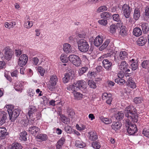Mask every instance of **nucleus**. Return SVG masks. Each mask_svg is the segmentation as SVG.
I'll return each instance as SVG.
<instances>
[{"label":"nucleus","mask_w":149,"mask_h":149,"mask_svg":"<svg viewBox=\"0 0 149 149\" xmlns=\"http://www.w3.org/2000/svg\"><path fill=\"white\" fill-rule=\"evenodd\" d=\"M124 113L125 117L127 119L125 126L127 132L130 135H133L137 132L138 130L136 125L133 124L130 120H131L134 123L138 122V116L137 110L134 106L130 105L125 108Z\"/></svg>","instance_id":"obj_1"},{"label":"nucleus","mask_w":149,"mask_h":149,"mask_svg":"<svg viewBox=\"0 0 149 149\" xmlns=\"http://www.w3.org/2000/svg\"><path fill=\"white\" fill-rule=\"evenodd\" d=\"M77 44L79 50L81 52L86 53L88 52L91 54L93 51V49L91 47L89 49V46L88 42L84 39H81L77 41Z\"/></svg>","instance_id":"obj_2"},{"label":"nucleus","mask_w":149,"mask_h":149,"mask_svg":"<svg viewBox=\"0 0 149 149\" xmlns=\"http://www.w3.org/2000/svg\"><path fill=\"white\" fill-rule=\"evenodd\" d=\"M85 83L84 80H79L74 83L72 85L68 86L67 89L68 90H83L84 92H86V88L84 86Z\"/></svg>","instance_id":"obj_3"},{"label":"nucleus","mask_w":149,"mask_h":149,"mask_svg":"<svg viewBox=\"0 0 149 149\" xmlns=\"http://www.w3.org/2000/svg\"><path fill=\"white\" fill-rule=\"evenodd\" d=\"M21 112L20 109L19 108H15L13 110L9 109L8 113L9 116V120L12 122H14L18 118Z\"/></svg>","instance_id":"obj_4"},{"label":"nucleus","mask_w":149,"mask_h":149,"mask_svg":"<svg viewBox=\"0 0 149 149\" xmlns=\"http://www.w3.org/2000/svg\"><path fill=\"white\" fill-rule=\"evenodd\" d=\"M21 112L20 109L19 108H15L13 110L9 109L8 113L9 116V120L12 122H14L18 118Z\"/></svg>","instance_id":"obj_5"},{"label":"nucleus","mask_w":149,"mask_h":149,"mask_svg":"<svg viewBox=\"0 0 149 149\" xmlns=\"http://www.w3.org/2000/svg\"><path fill=\"white\" fill-rule=\"evenodd\" d=\"M68 58L70 62L77 67L79 66L81 63V61L80 57L77 55H70Z\"/></svg>","instance_id":"obj_6"},{"label":"nucleus","mask_w":149,"mask_h":149,"mask_svg":"<svg viewBox=\"0 0 149 149\" xmlns=\"http://www.w3.org/2000/svg\"><path fill=\"white\" fill-rule=\"evenodd\" d=\"M104 55H103L99 57L98 59L99 61L103 60L102 61V65L104 68L107 70H111L112 67V63L107 59H104Z\"/></svg>","instance_id":"obj_7"},{"label":"nucleus","mask_w":149,"mask_h":149,"mask_svg":"<svg viewBox=\"0 0 149 149\" xmlns=\"http://www.w3.org/2000/svg\"><path fill=\"white\" fill-rule=\"evenodd\" d=\"M57 80L58 79L56 75H52L51 76L48 86L49 89L50 91H52L55 88Z\"/></svg>","instance_id":"obj_8"},{"label":"nucleus","mask_w":149,"mask_h":149,"mask_svg":"<svg viewBox=\"0 0 149 149\" xmlns=\"http://www.w3.org/2000/svg\"><path fill=\"white\" fill-rule=\"evenodd\" d=\"M131 10V8H130L129 5L126 4L123 5L122 8V10L125 18H127L129 17Z\"/></svg>","instance_id":"obj_9"},{"label":"nucleus","mask_w":149,"mask_h":149,"mask_svg":"<svg viewBox=\"0 0 149 149\" xmlns=\"http://www.w3.org/2000/svg\"><path fill=\"white\" fill-rule=\"evenodd\" d=\"M110 39H107L103 44L99 48V50L102 51L106 48H107V49H109L111 48H112L113 45L112 43H110Z\"/></svg>","instance_id":"obj_10"},{"label":"nucleus","mask_w":149,"mask_h":149,"mask_svg":"<svg viewBox=\"0 0 149 149\" xmlns=\"http://www.w3.org/2000/svg\"><path fill=\"white\" fill-rule=\"evenodd\" d=\"M4 52V55L5 58L7 60H10L13 54L12 50L8 47H6L3 49Z\"/></svg>","instance_id":"obj_11"},{"label":"nucleus","mask_w":149,"mask_h":149,"mask_svg":"<svg viewBox=\"0 0 149 149\" xmlns=\"http://www.w3.org/2000/svg\"><path fill=\"white\" fill-rule=\"evenodd\" d=\"M28 57L26 54L22 55L19 58L18 64L21 67L24 66L27 62Z\"/></svg>","instance_id":"obj_12"},{"label":"nucleus","mask_w":149,"mask_h":149,"mask_svg":"<svg viewBox=\"0 0 149 149\" xmlns=\"http://www.w3.org/2000/svg\"><path fill=\"white\" fill-rule=\"evenodd\" d=\"M40 131V128L37 126H30L28 130L30 133L35 136L39 133Z\"/></svg>","instance_id":"obj_13"},{"label":"nucleus","mask_w":149,"mask_h":149,"mask_svg":"<svg viewBox=\"0 0 149 149\" xmlns=\"http://www.w3.org/2000/svg\"><path fill=\"white\" fill-rule=\"evenodd\" d=\"M64 77L63 78V81L65 83L68 82L69 80L74 79V74L70 72L66 73L64 75Z\"/></svg>","instance_id":"obj_14"},{"label":"nucleus","mask_w":149,"mask_h":149,"mask_svg":"<svg viewBox=\"0 0 149 149\" xmlns=\"http://www.w3.org/2000/svg\"><path fill=\"white\" fill-rule=\"evenodd\" d=\"M103 40V37L102 36H100L99 35L97 36L94 40V44L95 46L99 47L102 44Z\"/></svg>","instance_id":"obj_15"},{"label":"nucleus","mask_w":149,"mask_h":149,"mask_svg":"<svg viewBox=\"0 0 149 149\" xmlns=\"http://www.w3.org/2000/svg\"><path fill=\"white\" fill-rule=\"evenodd\" d=\"M7 114L4 111L0 112V125H2L6 122Z\"/></svg>","instance_id":"obj_16"},{"label":"nucleus","mask_w":149,"mask_h":149,"mask_svg":"<svg viewBox=\"0 0 149 149\" xmlns=\"http://www.w3.org/2000/svg\"><path fill=\"white\" fill-rule=\"evenodd\" d=\"M140 26H141L144 34H147L149 32V27L148 23H141L140 24Z\"/></svg>","instance_id":"obj_17"},{"label":"nucleus","mask_w":149,"mask_h":149,"mask_svg":"<svg viewBox=\"0 0 149 149\" xmlns=\"http://www.w3.org/2000/svg\"><path fill=\"white\" fill-rule=\"evenodd\" d=\"M65 141V139L64 137H62L57 142L56 144V149H61Z\"/></svg>","instance_id":"obj_18"},{"label":"nucleus","mask_w":149,"mask_h":149,"mask_svg":"<svg viewBox=\"0 0 149 149\" xmlns=\"http://www.w3.org/2000/svg\"><path fill=\"white\" fill-rule=\"evenodd\" d=\"M79 90H68L69 91H71L73 93L75 99L79 100L82 98L83 95L82 94L77 92Z\"/></svg>","instance_id":"obj_19"},{"label":"nucleus","mask_w":149,"mask_h":149,"mask_svg":"<svg viewBox=\"0 0 149 149\" xmlns=\"http://www.w3.org/2000/svg\"><path fill=\"white\" fill-rule=\"evenodd\" d=\"M8 134V133L5 127L0 128V140L4 139Z\"/></svg>","instance_id":"obj_20"},{"label":"nucleus","mask_w":149,"mask_h":149,"mask_svg":"<svg viewBox=\"0 0 149 149\" xmlns=\"http://www.w3.org/2000/svg\"><path fill=\"white\" fill-rule=\"evenodd\" d=\"M147 41L146 38L141 37L139 38L137 40L136 42L137 45L140 46H142L144 45Z\"/></svg>","instance_id":"obj_21"},{"label":"nucleus","mask_w":149,"mask_h":149,"mask_svg":"<svg viewBox=\"0 0 149 149\" xmlns=\"http://www.w3.org/2000/svg\"><path fill=\"white\" fill-rule=\"evenodd\" d=\"M63 49L66 53H71L72 52V47L70 44L68 43H65L63 45Z\"/></svg>","instance_id":"obj_22"},{"label":"nucleus","mask_w":149,"mask_h":149,"mask_svg":"<svg viewBox=\"0 0 149 149\" xmlns=\"http://www.w3.org/2000/svg\"><path fill=\"white\" fill-rule=\"evenodd\" d=\"M126 84L127 86L133 88H134L136 87L135 82L131 78H129L126 82Z\"/></svg>","instance_id":"obj_23"},{"label":"nucleus","mask_w":149,"mask_h":149,"mask_svg":"<svg viewBox=\"0 0 149 149\" xmlns=\"http://www.w3.org/2000/svg\"><path fill=\"white\" fill-rule=\"evenodd\" d=\"M101 18L107 20L111 18V14L108 12H104L101 14Z\"/></svg>","instance_id":"obj_24"},{"label":"nucleus","mask_w":149,"mask_h":149,"mask_svg":"<svg viewBox=\"0 0 149 149\" xmlns=\"http://www.w3.org/2000/svg\"><path fill=\"white\" fill-rule=\"evenodd\" d=\"M122 126L121 123L119 122H114L111 125V127L113 130L116 131L119 130Z\"/></svg>","instance_id":"obj_25"},{"label":"nucleus","mask_w":149,"mask_h":149,"mask_svg":"<svg viewBox=\"0 0 149 149\" xmlns=\"http://www.w3.org/2000/svg\"><path fill=\"white\" fill-rule=\"evenodd\" d=\"M123 23H122L120 25L121 26L120 34L122 36L124 37L127 35V31L125 30L126 27L123 26Z\"/></svg>","instance_id":"obj_26"},{"label":"nucleus","mask_w":149,"mask_h":149,"mask_svg":"<svg viewBox=\"0 0 149 149\" xmlns=\"http://www.w3.org/2000/svg\"><path fill=\"white\" fill-rule=\"evenodd\" d=\"M89 139L92 141L96 140L98 138L97 135L96 133L94 131H91L89 133Z\"/></svg>","instance_id":"obj_27"},{"label":"nucleus","mask_w":149,"mask_h":149,"mask_svg":"<svg viewBox=\"0 0 149 149\" xmlns=\"http://www.w3.org/2000/svg\"><path fill=\"white\" fill-rule=\"evenodd\" d=\"M112 18L113 21L117 22L120 25L122 23L121 22L120 17L118 14H113L112 15Z\"/></svg>","instance_id":"obj_28"},{"label":"nucleus","mask_w":149,"mask_h":149,"mask_svg":"<svg viewBox=\"0 0 149 149\" xmlns=\"http://www.w3.org/2000/svg\"><path fill=\"white\" fill-rule=\"evenodd\" d=\"M133 16L134 19L135 20L138 19L140 16V13L139 8H136L135 9Z\"/></svg>","instance_id":"obj_29"},{"label":"nucleus","mask_w":149,"mask_h":149,"mask_svg":"<svg viewBox=\"0 0 149 149\" xmlns=\"http://www.w3.org/2000/svg\"><path fill=\"white\" fill-rule=\"evenodd\" d=\"M133 33L135 36H139L142 34V32L140 28L136 27L133 30Z\"/></svg>","instance_id":"obj_30"},{"label":"nucleus","mask_w":149,"mask_h":149,"mask_svg":"<svg viewBox=\"0 0 149 149\" xmlns=\"http://www.w3.org/2000/svg\"><path fill=\"white\" fill-rule=\"evenodd\" d=\"M26 132L25 131L20 132L19 134V139L21 141H26L27 140L26 136Z\"/></svg>","instance_id":"obj_31"},{"label":"nucleus","mask_w":149,"mask_h":149,"mask_svg":"<svg viewBox=\"0 0 149 149\" xmlns=\"http://www.w3.org/2000/svg\"><path fill=\"white\" fill-rule=\"evenodd\" d=\"M100 119L105 124H108L111 123L112 121L111 119L108 118H104L103 116H100L99 117Z\"/></svg>","instance_id":"obj_32"},{"label":"nucleus","mask_w":149,"mask_h":149,"mask_svg":"<svg viewBox=\"0 0 149 149\" xmlns=\"http://www.w3.org/2000/svg\"><path fill=\"white\" fill-rule=\"evenodd\" d=\"M23 84L20 82H17L15 84L14 88L17 91L21 92L22 89Z\"/></svg>","instance_id":"obj_33"},{"label":"nucleus","mask_w":149,"mask_h":149,"mask_svg":"<svg viewBox=\"0 0 149 149\" xmlns=\"http://www.w3.org/2000/svg\"><path fill=\"white\" fill-rule=\"evenodd\" d=\"M75 145L77 148H84L86 146L85 143L79 140L76 141Z\"/></svg>","instance_id":"obj_34"},{"label":"nucleus","mask_w":149,"mask_h":149,"mask_svg":"<svg viewBox=\"0 0 149 149\" xmlns=\"http://www.w3.org/2000/svg\"><path fill=\"white\" fill-rule=\"evenodd\" d=\"M22 146L20 143H15L12 144L10 149H22Z\"/></svg>","instance_id":"obj_35"},{"label":"nucleus","mask_w":149,"mask_h":149,"mask_svg":"<svg viewBox=\"0 0 149 149\" xmlns=\"http://www.w3.org/2000/svg\"><path fill=\"white\" fill-rule=\"evenodd\" d=\"M124 116V114L123 113L119 112L115 115V117L117 120L120 121L123 118Z\"/></svg>","instance_id":"obj_36"},{"label":"nucleus","mask_w":149,"mask_h":149,"mask_svg":"<svg viewBox=\"0 0 149 149\" xmlns=\"http://www.w3.org/2000/svg\"><path fill=\"white\" fill-rule=\"evenodd\" d=\"M88 68L87 66H84L80 68L78 71L79 75H81L88 70Z\"/></svg>","instance_id":"obj_37"},{"label":"nucleus","mask_w":149,"mask_h":149,"mask_svg":"<svg viewBox=\"0 0 149 149\" xmlns=\"http://www.w3.org/2000/svg\"><path fill=\"white\" fill-rule=\"evenodd\" d=\"M119 68L122 70H125L127 68L128 65L125 61L122 62L119 65Z\"/></svg>","instance_id":"obj_38"},{"label":"nucleus","mask_w":149,"mask_h":149,"mask_svg":"<svg viewBox=\"0 0 149 149\" xmlns=\"http://www.w3.org/2000/svg\"><path fill=\"white\" fill-rule=\"evenodd\" d=\"M47 136L46 134H40L37 135L36 138L41 139L42 141H45L47 139Z\"/></svg>","instance_id":"obj_39"},{"label":"nucleus","mask_w":149,"mask_h":149,"mask_svg":"<svg viewBox=\"0 0 149 149\" xmlns=\"http://www.w3.org/2000/svg\"><path fill=\"white\" fill-rule=\"evenodd\" d=\"M16 23L14 21H11V22L9 23L6 22L5 24V26L8 28L10 29L11 27H13L15 25Z\"/></svg>","instance_id":"obj_40"},{"label":"nucleus","mask_w":149,"mask_h":149,"mask_svg":"<svg viewBox=\"0 0 149 149\" xmlns=\"http://www.w3.org/2000/svg\"><path fill=\"white\" fill-rule=\"evenodd\" d=\"M88 85L91 88L95 89L97 87L96 83L93 80H89L88 81Z\"/></svg>","instance_id":"obj_41"},{"label":"nucleus","mask_w":149,"mask_h":149,"mask_svg":"<svg viewBox=\"0 0 149 149\" xmlns=\"http://www.w3.org/2000/svg\"><path fill=\"white\" fill-rule=\"evenodd\" d=\"M64 130L67 133L69 134H71L73 131V129H72L70 126L68 125L65 127Z\"/></svg>","instance_id":"obj_42"},{"label":"nucleus","mask_w":149,"mask_h":149,"mask_svg":"<svg viewBox=\"0 0 149 149\" xmlns=\"http://www.w3.org/2000/svg\"><path fill=\"white\" fill-rule=\"evenodd\" d=\"M117 27L115 25L112 24L110 27L109 31L112 34H114L116 32Z\"/></svg>","instance_id":"obj_43"},{"label":"nucleus","mask_w":149,"mask_h":149,"mask_svg":"<svg viewBox=\"0 0 149 149\" xmlns=\"http://www.w3.org/2000/svg\"><path fill=\"white\" fill-rule=\"evenodd\" d=\"M115 81L120 85H123L125 83V81L124 79L120 78L116 79H115Z\"/></svg>","instance_id":"obj_44"},{"label":"nucleus","mask_w":149,"mask_h":149,"mask_svg":"<svg viewBox=\"0 0 149 149\" xmlns=\"http://www.w3.org/2000/svg\"><path fill=\"white\" fill-rule=\"evenodd\" d=\"M143 101V98L141 97H136L134 99V102L136 104L141 103Z\"/></svg>","instance_id":"obj_45"},{"label":"nucleus","mask_w":149,"mask_h":149,"mask_svg":"<svg viewBox=\"0 0 149 149\" xmlns=\"http://www.w3.org/2000/svg\"><path fill=\"white\" fill-rule=\"evenodd\" d=\"M127 53L125 51H121L120 52L119 55L120 58L122 60H124L125 58L127 57Z\"/></svg>","instance_id":"obj_46"},{"label":"nucleus","mask_w":149,"mask_h":149,"mask_svg":"<svg viewBox=\"0 0 149 149\" xmlns=\"http://www.w3.org/2000/svg\"><path fill=\"white\" fill-rule=\"evenodd\" d=\"M92 145L94 148L96 149H99L101 147L100 143L96 141L93 142Z\"/></svg>","instance_id":"obj_47"},{"label":"nucleus","mask_w":149,"mask_h":149,"mask_svg":"<svg viewBox=\"0 0 149 149\" xmlns=\"http://www.w3.org/2000/svg\"><path fill=\"white\" fill-rule=\"evenodd\" d=\"M132 69V70L135 71L138 68V65L137 62H134L131 64Z\"/></svg>","instance_id":"obj_48"},{"label":"nucleus","mask_w":149,"mask_h":149,"mask_svg":"<svg viewBox=\"0 0 149 149\" xmlns=\"http://www.w3.org/2000/svg\"><path fill=\"white\" fill-rule=\"evenodd\" d=\"M107 9V8L106 6H101L98 8L97 10V13H100L104 11H106Z\"/></svg>","instance_id":"obj_49"},{"label":"nucleus","mask_w":149,"mask_h":149,"mask_svg":"<svg viewBox=\"0 0 149 149\" xmlns=\"http://www.w3.org/2000/svg\"><path fill=\"white\" fill-rule=\"evenodd\" d=\"M37 70L40 75L42 76H43L45 73V70L41 66H39L38 67Z\"/></svg>","instance_id":"obj_50"},{"label":"nucleus","mask_w":149,"mask_h":149,"mask_svg":"<svg viewBox=\"0 0 149 149\" xmlns=\"http://www.w3.org/2000/svg\"><path fill=\"white\" fill-rule=\"evenodd\" d=\"M62 122L66 124H68L70 123V119L67 117L63 116L61 117Z\"/></svg>","instance_id":"obj_51"},{"label":"nucleus","mask_w":149,"mask_h":149,"mask_svg":"<svg viewBox=\"0 0 149 149\" xmlns=\"http://www.w3.org/2000/svg\"><path fill=\"white\" fill-rule=\"evenodd\" d=\"M98 22L101 25L104 26H106L108 23L107 19H104L99 20Z\"/></svg>","instance_id":"obj_52"},{"label":"nucleus","mask_w":149,"mask_h":149,"mask_svg":"<svg viewBox=\"0 0 149 149\" xmlns=\"http://www.w3.org/2000/svg\"><path fill=\"white\" fill-rule=\"evenodd\" d=\"M149 63V61L145 60L143 61L141 63V66L143 68L146 69L148 67V65Z\"/></svg>","instance_id":"obj_53"},{"label":"nucleus","mask_w":149,"mask_h":149,"mask_svg":"<svg viewBox=\"0 0 149 149\" xmlns=\"http://www.w3.org/2000/svg\"><path fill=\"white\" fill-rule=\"evenodd\" d=\"M61 61L63 63H67L68 61V59L66 57V56L63 54H62L60 57Z\"/></svg>","instance_id":"obj_54"},{"label":"nucleus","mask_w":149,"mask_h":149,"mask_svg":"<svg viewBox=\"0 0 149 149\" xmlns=\"http://www.w3.org/2000/svg\"><path fill=\"white\" fill-rule=\"evenodd\" d=\"M33 25V23L32 22H30L29 21L25 22L24 23V26L26 28H30Z\"/></svg>","instance_id":"obj_55"},{"label":"nucleus","mask_w":149,"mask_h":149,"mask_svg":"<svg viewBox=\"0 0 149 149\" xmlns=\"http://www.w3.org/2000/svg\"><path fill=\"white\" fill-rule=\"evenodd\" d=\"M143 134L149 138V130L144 129L143 131Z\"/></svg>","instance_id":"obj_56"},{"label":"nucleus","mask_w":149,"mask_h":149,"mask_svg":"<svg viewBox=\"0 0 149 149\" xmlns=\"http://www.w3.org/2000/svg\"><path fill=\"white\" fill-rule=\"evenodd\" d=\"M109 97L107 99V100L106 101V103L109 104H111V102L112 100V95H109Z\"/></svg>","instance_id":"obj_57"},{"label":"nucleus","mask_w":149,"mask_h":149,"mask_svg":"<svg viewBox=\"0 0 149 149\" xmlns=\"http://www.w3.org/2000/svg\"><path fill=\"white\" fill-rule=\"evenodd\" d=\"M109 95H112L111 94H108L106 93H104L102 94V97L103 100L107 99L109 97Z\"/></svg>","instance_id":"obj_58"},{"label":"nucleus","mask_w":149,"mask_h":149,"mask_svg":"<svg viewBox=\"0 0 149 149\" xmlns=\"http://www.w3.org/2000/svg\"><path fill=\"white\" fill-rule=\"evenodd\" d=\"M143 15L146 16H149V6H147L145 8Z\"/></svg>","instance_id":"obj_59"},{"label":"nucleus","mask_w":149,"mask_h":149,"mask_svg":"<svg viewBox=\"0 0 149 149\" xmlns=\"http://www.w3.org/2000/svg\"><path fill=\"white\" fill-rule=\"evenodd\" d=\"M87 76L90 78L95 77L94 73V72L89 71L87 74Z\"/></svg>","instance_id":"obj_60"},{"label":"nucleus","mask_w":149,"mask_h":149,"mask_svg":"<svg viewBox=\"0 0 149 149\" xmlns=\"http://www.w3.org/2000/svg\"><path fill=\"white\" fill-rule=\"evenodd\" d=\"M15 54L17 56H19L22 54V51L19 49L15 50Z\"/></svg>","instance_id":"obj_61"},{"label":"nucleus","mask_w":149,"mask_h":149,"mask_svg":"<svg viewBox=\"0 0 149 149\" xmlns=\"http://www.w3.org/2000/svg\"><path fill=\"white\" fill-rule=\"evenodd\" d=\"M39 61V60L37 58L34 57L33 59V63L34 65H36L38 63Z\"/></svg>","instance_id":"obj_62"},{"label":"nucleus","mask_w":149,"mask_h":149,"mask_svg":"<svg viewBox=\"0 0 149 149\" xmlns=\"http://www.w3.org/2000/svg\"><path fill=\"white\" fill-rule=\"evenodd\" d=\"M6 63L4 61H0V69H2L5 68Z\"/></svg>","instance_id":"obj_63"},{"label":"nucleus","mask_w":149,"mask_h":149,"mask_svg":"<svg viewBox=\"0 0 149 149\" xmlns=\"http://www.w3.org/2000/svg\"><path fill=\"white\" fill-rule=\"evenodd\" d=\"M68 115L71 118H72L73 116L74 115V112L72 111H68Z\"/></svg>","instance_id":"obj_64"}]
</instances>
